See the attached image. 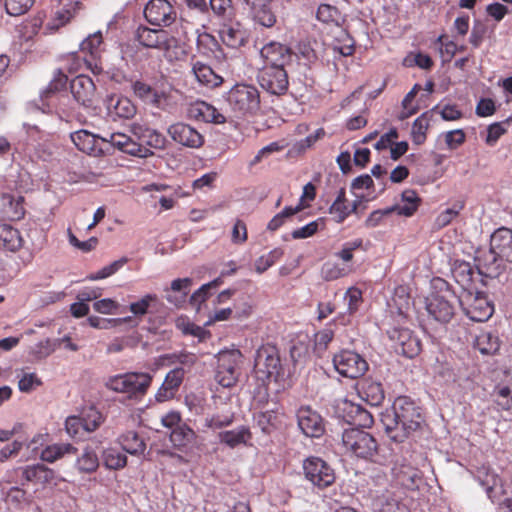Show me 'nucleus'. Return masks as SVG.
<instances>
[{"label": "nucleus", "instance_id": "1", "mask_svg": "<svg viewBox=\"0 0 512 512\" xmlns=\"http://www.w3.org/2000/svg\"><path fill=\"white\" fill-rule=\"evenodd\" d=\"M227 109L237 118L255 115L260 109V94L258 89L249 84H235L223 94Z\"/></svg>", "mask_w": 512, "mask_h": 512}, {"label": "nucleus", "instance_id": "2", "mask_svg": "<svg viewBox=\"0 0 512 512\" xmlns=\"http://www.w3.org/2000/svg\"><path fill=\"white\" fill-rule=\"evenodd\" d=\"M131 89L135 97L156 109L170 112L176 105L173 87L168 82L157 81L151 85L143 80H135Z\"/></svg>", "mask_w": 512, "mask_h": 512}, {"label": "nucleus", "instance_id": "3", "mask_svg": "<svg viewBox=\"0 0 512 512\" xmlns=\"http://www.w3.org/2000/svg\"><path fill=\"white\" fill-rule=\"evenodd\" d=\"M394 426L387 424V430H401L403 437L417 431L424 422L421 408L409 397L399 396L393 404Z\"/></svg>", "mask_w": 512, "mask_h": 512}, {"label": "nucleus", "instance_id": "4", "mask_svg": "<svg viewBox=\"0 0 512 512\" xmlns=\"http://www.w3.org/2000/svg\"><path fill=\"white\" fill-rule=\"evenodd\" d=\"M475 478L485 489L488 498L498 505L499 512H512V490L488 466L478 467Z\"/></svg>", "mask_w": 512, "mask_h": 512}, {"label": "nucleus", "instance_id": "5", "mask_svg": "<svg viewBox=\"0 0 512 512\" xmlns=\"http://www.w3.org/2000/svg\"><path fill=\"white\" fill-rule=\"evenodd\" d=\"M439 284V291L432 292L426 298V311L430 317L440 323L449 322L454 316V300L456 296L448 289L444 280H436Z\"/></svg>", "mask_w": 512, "mask_h": 512}, {"label": "nucleus", "instance_id": "6", "mask_svg": "<svg viewBox=\"0 0 512 512\" xmlns=\"http://www.w3.org/2000/svg\"><path fill=\"white\" fill-rule=\"evenodd\" d=\"M152 376L148 373L129 372L110 377L106 387L112 391L126 394L129 398L145 395L151 385Z\"/></svg>", "mask_w": 512, "mask_h": 512}, {"label": "nucleus", "instance_id": "7", "mask_svg": "<svg viewBox=\"0 0 512 512\" xmlns=\"http://www.w3.org/2000/svg\"><path fill=\"white\" fill-rule=\"evenodd\" d=\"M458 302L466 316L475 322L487 321L494 312V307L487 296L472 289L461 291Z\"/></svg>", "mask_w": 512, "mask_h": 512}, {"label": "nucleus", "instance_id": "8", "mask_svg": "<svg viewBox=\"0 0 512 512\" xmlns=\"http://www.w3.org/2000/svg\"><path fill=\"white\" fill-rule=\"evenodd\" d=\"M342 444L347 452L363 459L372 457L377 451V442L374 437L357 428L346 429L343 432Z\"/></svg>", "mask_w": 512, "mask_h": 512}, {"label": "nucleus", "instance_id": "9", "mask_svg": "<svg viewBox=\"0 0 512 512\" xmlns=\"http://www.w3.org/2000/svg\"><path fill=\"white\" fill-rule=\"evenodd\" d=\"M392 483L407 490H416L423 483L421 471L406 456H397L391 468Z\"/></svg>", "mask_w": 512, "mask_h": 512}, {"label": "nucleus", "instance_id": "10", "mask_svg": "<svg viewBox=\"0 0 512 512\" xmlns=\"http://www.w3.org/2000/svg\"><path fill=\"white\" fill-rule=\"evenodd\" d=\"M335 370L343 377L356 379L363 376L368 370V363L359 353L344 349L333 357Z\"/></svg>", "mask_w": 512, "mask_h": 512}, {"label": "nucleus", "instance_id": "11", "mask_svg": "<svg viewBox=\"0 0 512 512\" xmlns=\"http://www.w3.org/2000/svg\"><path fill=\"white\" fill-rule=\"evenodd\" d=\"M241 353L238 350L220 351L217 357L215 380L224 388H230L238 380Z\"/></svg>", "mask_w": 512, "mask_h": 512}, {"label": "nucleus", "instance_id": "12", "mask_svg": "<svg viewBox=\"0 0 512 512\" xmlns=\"http://www.w3.org/2000/svg\"><path fill=\"white\" fill-rule=\"evenodd\" d=\"M305 479L320 489L332 485L335 473L332 467L319 457H308L303 461Z\"/></svg>", "mask_w": 512, "mask_h": 512}, {"label": "nucleus", "instance_id": "13", "mask_svg": "<svg viewBox=\"0 0 512 512\" xmlns=\"http://www.w3.org/2000/svg\"><path fill=\"white\" fill-rule=\"evenodd\" d=\"M257 79L259 85L272 95H283L288 90L289 80L286 67L263 65Z\"/></svg>", "mask_w": 512, "mask_h": 512}, {"label": "nucleus", "instance_id": "14", "mask_svg": "<svg viewBox=\"0 0 512 512\" xmlns=\"http://www.w3.org/2000/svg\"><path fill=\"white\" fill-rule=\"evenodd\" d=\"M388 336L393 342V348L397 354L414 358L421 351L419 338L407 328L394 327L388 331Z\"/></svg>", "mask_w": 512, "mask_h": 512}, {"label": "nucleus", "instance_id": "15", "mask_svg": "<svg viewBox=\"0 0 512 512\" xmlns=\"http://www.w3.org/2000/svg\"><path fill=\"white\" fill-rule=\"evenodd\" d=\"M254 368L262 378H271L279 374L280 358L274 345L265 344L258 348L255 355Z\"/></svg>", "mask_w": 512, "mask_h": 512}, {"label": "nucleus", "instance_id": "16", "mask_svg": "<svg viewBox=\"0 0 512 512\" xmlns=\"http://www.w3.org/2000/svg\"><path fill=\"white\" fill-rule=\"evenodd\" d=\"M144 16L152 25L169 26L175 21L177 13L167 0H150L144 8Z\"/></svg>", "mask_w": 512, "mask_h": 512}, {"label": "nucleus", "instance_id": "17", "mask_svg": "<svg viewBox=\"0 0 512 512\" xmlns=\"http://www.w3.org/2000/svg\"><path fill=\"white\" fill-rule=\"evenodd\" d=\"M297 424L301 432L311 438L324 434L325 426L321 415L309 406H301L296 413Z\"/></svg>", "mask_w": 512, "mask_h": 512}, {"label": "nucleus", "instance_id": "18", "mask_svg": "<svg viewBox=\"0 0 512 512\" xmlns=\"http://www.w3.org/2000/svg\"><path fill=\"white\" fill-rule=\"evenodd\" d=\"M101 142L109 143L121 152L132 156L147 158L153 155V151H150L149 148L143 144H138L129 135L121 132L107 134V136L101 138Z\"/></svg>", "mask_w": 512, "mask_h": 512}, {"label": "nucleus", "instance_id": "19", "mask_svg": "<svg viewBox=\"0 0 512 512\" xmlns=\"http://www.w3.org/2000/svg\"><path fill=\"white\" fill-rule=\"evenodd\" d=\"M171 139L182 146L197 149L204 143L203 135L194 127L184 122L171 124L167 129Z\"/></svg>", "mask_w": 512, "mask_h": 512}, {"label": "nucleus", "instance_id": "20", "mask_svg": "<svg viewBox=\"0 0 512 512\" xmlns=\"http://www.w3.org/2000/svg\"><path fill=\"white\" fill-rule=\"evenodd\" d=\"M136 37L141 45L159 50H168L173 41V38L170 37L167 31L144 26H140L137 29Z\"/></svg>", "mask_w": 512, "mask_h": 512}, {"label": "nucleus", "instance_id": "21", "mask_svg": "<svg viewBox=\"0 0 512 512\" xmlns=\"http://www.w3.org/2000/svg\"><path fill=\"white\" fill-rule=\"evenodd\" d=\"M273 0H243L245 9L253 20L267 28L274 26L276 15L272 11Z\"/></svg>", "mask_w": 512, "mask_h": 512}, {"label": "nucleus", "instance_id": "22", "mask_svg": "<svg viewBox=\"0 0 512 512\" xmlns=\"http://www.w3.org/2000/svg\"><path fill=\"white\" fill-rule=\"evenodd\" d=\"M264 65L286 67L292 60L291 49L279 42H269L260 50Z\"/></svg>", "mask_w": 512, "mask_h": 512}, {"label": "nucleus", "instance_id": "23", "mask_svg": "<svg viewBox=\"0 0 512 512\" xmlns=\"http://www.w3.org/2000/svg\"><path fill=\"white\" fill-rule=\"evenodd\" d=\"M71 93L77 103L84 107L92 105L96 87L93 80L86 75H78L70 82Z\"/></svg>", "mask_w": 512, "mask_h": 512}, {"label": "nucleus", "instance_id": "24", "mask_svg": "<svg viewBox=\"0 0 512 512\" xmlns=\"http://www.w3.org/2000/svg\"><path fill=\"white\" fill-rule=\"evenodd\" d=\"M131 132L137 138L138 144H143L152 151V149H164L166 144L165 136L155 129L145 124L133 123Z\"/></svg>", "mask_w": 512, "mask_h": 512}, {"label": "nucleus", "instance_id": "25", "mask_svg": "<svg viewBox=\"0 0 512 512\" xmlns=\"http://www.w3.org/2000/svg\"><path fill=\"white\" fill-rule=\"evenodd\" d=\"M190 65L191 73L199 85L207 88H216L223 83V77L215 72L207 63L192 58Z\"/></svg>", "mask_w": 512, "mask_h": 512}, {"label": "nucleus", "instance_id": "26", "mask_svg": "<svg viewBox=\"0 0 512 512\" xmlns=\"http://www.w3.org/2000/svg\"><path fill=\"white\" fill-rule=\"evenodd\" d=\"M189 116L196 120L213 124H223L226 116L213 105L205 101H196L188 109Z\"/></svg>", "mask_w": 512, "mask_h": 512}, {"label": "nucleus", "instance_id": "27", "mask_svg": "<svg viewBox=\"0 0 512 512\" xmlns=\"http://www.w3.org/2000/svg\"><path fill=\"white\" fill-rule=\"evenodd\" d=\"M476 261L479 273L486 277H497L505 269V262L493 252L491 244L489 251L479 254Z\"/></svg>", "mask_w": 512, "mask_h": 512}, {"label": "nucleus", "instance_id": "28", "mask_svg": "<svg viewBox=\"0 0 512 512\" xmlns=\"http://www.w3.org/2000/svg\"><path fill=\"white\" fill-rule=\"evenodd\" d=\"M490 242L493 252L506 263H512V230L502 227L494 231Z\"/></svg>", "mask_w": 512, "mask_h": 512}, {"label": "nucleus", "instance_id": "29", "mask_svg": "<svg viewBox=\"0 0 512 512\" xmlns=\"http://www.w3.org/2000/svg\"><path fill=\"white\" fill-rule=\"evenodd\" d=\"M222 42L231 48H239L247 41V31L239 22L225 23L219 30Z\"/></svg>", "mask_w": 512, "mask_h": 512}, {"label": "nucleus", "instance_id": "30", "mask_svg": "<svg viewBox=\"0 0 512 512\" xmlns=\"http://www.w3.org/2000/svg\"><path fill=\"white\" fill-rule=\"evenodd\" d=\"M108 114L112 118L130 119L135 116L137 108L127 97L109 96L106 100Z\"/></svg>", "mask_w": 512, "mask_h": 512}, {"label": "nucleus", "instance_id": "31", "mask_svg": "<svg viewBox=\"0 0 512 512\" xmlns=\"http://www.w3.org/2000/svg\"><path fill=\"white\" fill-rule=\"evenodd\" d=\"M359 397L371 406H379L384 400V391L380 382L364 379L357 386Z\"/></svg>", "mask_w": 512, "mask_h": 512}, {"label": "nucleus", "instance_id": "32", "mask_svg": "<svg viewBox=\"0 0 512 512\" xmlns=\"http://www.w3.org/2000/svg\"><path fill=\"white\" fill-rule=\"evenodd\" d=\"M70 138L74 145L84 153L97 155L102 151V148L98 145L102 137H99L87 130L75 131L70 134Z\"/></svg>", "mask_w": 512, "mask_h": 512}, {"label": "nucleus", "instance_id": "33", "mask_svg": "<svg viewBox=\"0 0 512 512\" xmlns=\"http://www.w3.org/2000/svg\"><path fill=\"white\" fill-rule=\"evenodd\" d=\"M400 500V495L386 490L375 498L374 507L378 509L379 512H409L407 506Z\"/></svg>", "mask_w": 512, "mask_h": 512}, {"label": "nucleus", "instance_id": "34", "mask_svg": "<svg viewBox=\"0 0 512 512\" xmlns=\"http://www.w3.org/2000/svg\"><path fill=\"white\" fill-rule=\"evenodd\" d=\"M24 198L12 194H3L0 199L1 212L10 220H20L25 214Z\"/></svg>", "mask_w": 512, "mask_h": 512}, {"label": "nucleus", "instance_id": "35", "mask_svg": "<svg viewBox=\"0 0 512 512\" xmlns=\"http://www.w3.org/2000/svg\"><path fill=\"white\" fill-rule=\"evenodd\" d=\"M252 438L250 429L247 426L241 425L232 430L222 431L218 435L220 443L225 444L230 448H235L239 445H246Z\"/></svg>", "mask_w": 512, "mask_h": 512}, {"label": "nucleus", "instance_id": "36", "mask_svg": "<svg viewBox=\"0 0 512 512\" xmlns=\"http://www.w3.org/2000/svg\"><path fill=\"white\" fill-rule=\"evenodd\" d=\"M21 246L20 232L9 224L0 223V249L14 252Z\"/></svg>", "mask_w": 512, "mask_h": 512}, {"label": "nucleus", "instance_id": "37", "mask_svg": "<svg viewBox=\"0 0 512 512\" xmlns=\"http://www.w3.org/2000/svg\"><path fill=\"white\" fill-rule=\"evenodd\" d=\"M76 453L77 448L72 444L56 443L45 447L40 453V458L42 461L54 463L65 455H74Z\"/></svg>", "mask_w": 512, "mask_h": 512}, {"label": "nucleus", "instance_id": "38", "mask_svg": "<svg viewBox=\"0 0 512 512\" xmlns=\"http://www.w3.org/2000/svg\"><path fill=\"white\" fill-rule=\"evenodd\" d=\"M420 199L414 190L407 189L401 194V202L392 206L393 211L401 216H412L419 206Z\"/></svg>", "mask_w": 512, "mask_h": 512}, {"label": "nucleus", "instance_id": "39", "mask_svg": "<svg viewBox=\"0 0 512 512\" xmlns=\"http://www.w3.org/2000/svg\"><path fill=\"white\" fill-rule=\"evenodd\" d=\"M75 467L80 473L91 474L99 467V459L96 450L87 445L82 453L77 457Z\"/></svg>", "mask_w": 512, "mask_h": 512}, {"label": "nucleus", "instance_id": "40", "mask_svg": "<svg viewBox=\"0 0 512 512\" xmlns=\"http://www.w3.org/2000/svg\"><path fill=\"white\" fill-rule=\"evenodd\" d=\"M474 347L483 355H493L499 350V338L493 332L482 331L476 336Z\"/></svg>", "mask_w": 512, "mask_h": 512}, {"label": "nucleus", "instance_id": "41", "mask_svg": "<svg viewBox=\"0 0 512 512\" xmlns=\"http://www.w3.org/2000/svg\"><path fill=\"white\" fill-rule=\"evenodd\" d=\"M474 270L470 263L465 261H456L452 267V276L460 285L462 291L471 289Z\"/></svg>", "mask_w": 512, "mask_h": 512}, {"label": "nucleus", "instance_id": "42", "mask_svg": "<svg viewBox=\"0 0 512 512\" xmlns=\"http://www.w3.org/2000/svg\"><path fill=\"white\" fill-rule=\"evenodd\" d=\"M67 100V96L56 95L49 90L41 95L42 107L40 109L43 113H52L54 109H58L66 116H69V110L65 107Z\"/></svg>", "mask_w": 512, "mask_h": 512}, {"label": "nucleus", "instance_id": "43", "mask_svg": "<svg viewBox=\"0 0 512 512\" xmlns=\"http://www.w3.org/2000/svg\"><path fill=\"white\" fill-rule=\"evenodd\" d=\"M123 450L131 455H141L146 449V444L134 431H128L122 434L119 439Z\"/></svg>", "mask_w": 512, "mask_h": 512}, {"label": "nucleus", "instance_id": "44", "mask_svg": "<svg viewBox=\"0 0 512 512\" xmlns=\"http://www.w3.org/2000/svg\"><path fill=\"white\" fill-rule=\"evenodd\" d=\"M159 302L158 296L154 293H147L129 305V311L136 318H142L148 314Z\"/></svg>", "mask_w": 512, "mask_h": 512}, {"label": "nucleus", "instance_id": "45", "mask_svg": "<svg viewBox=\"0 0 512 512\" xmlns=\"http://www.w3.org/2000/svg\"><path fill=\"white\" fill-rule=\"evenodd\" d=\"M344 300L347 302V311L341 316V324L347 325L350 323V317L358 312L359 307L362 303V293L357 288H349L345 295Z\"/></svg>", "mask_w": 512, "mask_h": 512}, {"label": "nucleus", "instance_id": "46", "mask_svg": "<svg viewBox=\"0 0 512 512\" xmlns=\"http://www.w3.org/2000/svg\"><path fill=\"white\" fill-rule=\"evenodd\" d=\"M195 432L186 424L178 425L170 433V440L175 447L187 448L195 440Z\"/></svg>", "mask_w": 512, "mask_h": 512}, {"label": "nucleus", "instance_id": "47", "mask_svg": "<svg viewBox=\"0 0 512 512\" xmlns=\"http://www.w3.org/2000/svg\"><path fill=\"white\" fill-rule=\"evenodd\" d=\"M192 284V279L190 278H179L175 279L171 283V291L179 292L180 296H172L170 294L166 295V300L174 304L175 306H180L185 302V299L189 293L190 286Z\"/></svg>", "mask_w": 512, "mask_h": 512}, {"label": "nucleus", "instance_id": "48", "mask_svg": "<svg viewBox=\"0 0 512 512\" xmlns=\"http://www.w3.org/2000/svg\"><path fill=\"white\" fill-rule=\"evenodd\" d=\"M103 463L107 469L119 470L126 466L127 456L117 448H107L102 454Z\"/></svg>", "mask_w": 512, "mask_h": 512}, {"label": "nucleus", "instance_id": "49", "mask_svg": "<svg viewBox=\"0 0 512 512\" xmlns=\"http://www.w3.org/2000/svg\"><path fill=\"white\" fill-rule=\"evenodd\" d=\"M103 37L100 31L88 35L81 43L80 49L84 53H88L93 60L100 57L102 51Z\"/></svg>", "mask_w": 512, "mask_h": 512}, {"label": "nucleus", "instance_id": "50", "mask_svg": "<svg viewBox=\"0 0 512 512\" xmlns=\"http://www.w3.org/2000/svg\"><path fill=\"white\" fill-rule=\"evenodd\" d=\"M80 5L81 3L79 1H68L65 3L55 12L52 28H59L69 22Z\"/></svg>", "mask_w": 512, "mask_h": 512}, {"label": "nucleus", "instance_id": "51", "mask_svg": "<svg viewBox=\"0 0 512 512\" xmlns=\"http://www.w3.org/2000/svg\"><path fill=\"white\" fill-rule=\"evenodd\" d=\"M254 421L263 433L270 434L276 427L277 414L273 409L260 411L254 414Z\"/></svg>", "mask_w": 512, "mask_h": 512}, {"label": "nucleus", "instance_id": "52", "mask_svg": "<svg viewBox=\"0 0 512 512\" xmlns=\"http://www.w3.org/2000/svg\"><path fill=\"white\" fill-rule=\"evenodd\" d=\"M430 116L429 112L423 113L419 116L412 125V139L413 142L417 145L422 144L426 139V132L429 127Z\"/></svg>", "mask_w": 512, "mask_h": 512}, {"label": "nucleus", "instance_id": "53", "mask_svg": "<svg viewBox=\"0 0 512 512\" xmlns=\"http://www.w3.org/2000/svg\"><path fill=\"white\" fill-rule=\"evenodd\" d=\"M284 251L281 248H274L266 255H262L255 261V271L258 274L264 273L272 267L283 256Z\"/></svg>", "mask_w": 512, "mask_h": 512}, {"label": "nucleus", "instance_id": "54", "mask_svg": "<svg viewBox=\"0 0 512 512\" xmlns=\"http://www.w3.org/2000/svg\"><path fill=\"white\" fill-rule=\"evenodd\" d=\"M234 418V412L216 413L205 418L204 426L212 430L222 429L232 425Z\"/></svg>", "mask_w": 512, "mask_h": 512}, {"label": "nucleus", "instance_id": "55", "mask_svg": "<svg viewBox=\"0 0 512 512\" xmlns=\"http://www.w3.org/2000/svg\"><path fill=\"white\" fill-rule=\"evenodd\" d=\"M357 204L353 203L350 205L347 202L333 201L331 206L329 207V213L332 215L333 219L337 223H342L345 219L356 210Z\"/></svg>", "mask_w": 512, "mask_h": 512}, {"label": "nucleus", "instance_id": "56", "mask_svg": "<svg viewBox=\"0 0 512 512\" xmlns=\"http://www.w3.org/2000/svg\"><path fill=\"white\" fill-rule=\"evenodd\" d=\"M300 211V206L285 207L281 212L276 214L268 223L267 229L270 231H276L280 227H282L288 219L294 216L296 213Z\"/></svg>", "mask_w": 512, "mask_h": 512}, {"label": "nucleus", "instance_id": "57", "mask_svg": "<svg viewBox=\"0 0 512 512\" xmlns=\"http://www.w3.org/2000/svg\"><path fill=\"white\" fill-rule=\"evenodd\" d=\"M84 425V432L90 433L95 431L102 423V414L94 408H89L80 416Z\"/></svg>", "mask_w": 512, "mask_h": 512}, {"label": "nucleus", "instance_id": "58", "mask_svg": "<svg viewBox=\"0 0 512 512\" xmlns=\"http://www.w3.org/2000/svg\"><path fill=\"white\" fill-rule=\"evenodd\" d=\"M316 17L323 23H334L339 25L341 16L338 9L328 4H322L318 7Z\"/></svg>", "mask_w": 512, "mask_h": 512}, {"label": "nucleus", "instance_id": "59", "mask_svg": "<svg viewBox=\"0 0 512 512\" xmlns=\"http://www.w3.org/2000/svg\"><path fill=\"white\" fill-rule=\"evenodd\" d=\"M352 421L354 425L361 427H370L373 424L372 414L359 405L351 406Z\"/></svg>", "mask_w": 512, "mask_h": 512}, {"label": "nucleus", "instance_id": "60", "mask_svg": "<svg viewBox=\"0 0 512 512\" xmlns=\"http://www.w3.org/2000/svg\"><path fill=\"white\" fill-rule=\"evenodd\" d=\"M35 0H5V8L9 15L19 16L26 13Z\"/></svg>", "mask_w": 512, "mask_h": 512}, {"label": "nucleus", "instance_id": "61", "mask_svg": "<svg viewBox=\"0 0 512 512\" xmlns=\"http://www.w3.org/2000/svg\"><path fill=\"white\" fill-rule=\"evenodd\" d=\"M184 375V367H176L167 373L163 384L176 393L183 382Z\"/></svg>", "mask_w": 512, "mask_h": 512}, {"label": "nucleus", "instance_id": "62", "mask_svg": "<svg viewBox=\"0 0 512 512\" xmlns=\"http://www.w3.org/2000/svg\"><path fill=\"white\" fill-rule=\"evenodd\" d=\"M462 208V204H455L451 208H447L442 211L435 219L436 227L443 228L449 225L452 220L457 217Z\"/></svg>", "mask_w": 512, "mask_h": 512}, {"label": "nucleus", "instance_id": "63", "mask_svg": "<svg viewBox=\"0 0 512 512\" xmlns=\"http://www.w3.org/2000/svg\"><path fill=\"white\" fill-rule=\"evenodd\" d=\"M67 434L73 438H81L84 432V425L80 416H69L65 421Z\"/></svg>", "mask_w": 512, "mask_h": 512}, {"label": "nucleus", "instance_id": "64", "mask_svg": "<svg viewBox=\"0 0 512 512\" xmlns=\"http://www.w3.org/2000/svg\"><path fill=\"white\" fill-rule=\"evenodd\" d=\"M495 403L503 410L512 408V390L509 387H501L495 392Z\"/></svg>", "mask_w": 512, "mask_h": 512}]
</instances>
